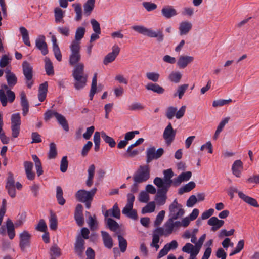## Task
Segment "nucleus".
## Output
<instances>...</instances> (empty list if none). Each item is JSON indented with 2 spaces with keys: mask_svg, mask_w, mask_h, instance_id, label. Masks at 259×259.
Listing matches in <instances>:
<instances>
[{
  "mask_svg": "<svg viewBox=\"0 0 259 259\" xmlns=\"http://www.w3.org/2000/svg\"><path fill=\"white\" fill-rule=\"evenodd\" d=\"M84 66L82 63H78L72 70V76L74 78V88L79 90L82 89L86 85L88 75L84 72Z\"/></svg>",
  "mask_w": 259,
  "mask_h": 259,
  "instance_id": "f257e3e1",
  "label": "nucleus"
},
{
  "mask_svg": "<svg viewBox=\"0 0 259 259\" xmlns=\"http://www.w3.org/2000/svg\"><path fill=\"white\" fill-rule=\"evenodd\" d=\"M131 28L133 30L139 34L151 38H156L158 42H160L164 40V35L161 30L158 29L154 31L151 28H148L140 25H134Z\"/></svg>",
  "mask_w": 259,
  "mask_h": 259,
  "instance_id": "f03ea898",
  "label": "nucleus"
},
{
  "mask_svg": "<svg viewBox=\"0 0 259 259\" xmlns=\"http://www.w3.org/2000/svg\"><path fill=\"white\" fill-rule=\"evenodd\" d=\"M175 219L169 218L164 223L162 227H158L156 231L160 234V236H168L180 227V221H175Z\"/></svg>",
  "mask_w": 259,
  "mask_h": 259,
  "instance_id": "7ed1b4c3",
  "label": "nucleus"
},
{
  "mask_svg": "<svg viewBox=\"0 0 259 259\" xmlns=\"http://www.w3.org/2000/svg\"><path fill=\"white\" fill-rule=\"evenodd\" d=\"M8 84H2L0 89V101L3 107L7 105L8 102L12 103L15 99V95L13 91L9 89Z\"/></svg>",
  "mask_w": 259,
  "mask_h": 259,
  "instance_id": "20e7f679",
  "label": "nucleus"
},
{
  "mask_svg": "<svg viewBox=\"0 0 259 259\" xmlns=\"http://www.w3.org/2000/svg\"><path fill=\"white\" fill-rule=\"evenodd\" d=\"M164 179L156 177L153 181L154 184L158 187H161L169 188L172 184L171 178L174 173L171 169H168L163 171Z\"/></svg>",
  "mask_w": 259,
  "mask_h": 259,
  "instance_id": "39448f33",
  "label": "nucleus"
},
{
  "mask_svg": "<svg viewBox=\"0 0 259 259\" xmlns=\"http://www.w3.org/2000/svg\"><path fill=\"white\" fill-rule=\"evenodd\" d=\"M70 49L71 53L69 57V63L71 66H75L81 59L79 42L73 41L70 46Z\"/></svg>",
  "mask_w": 259,
  "mask_h": 259,
  "instance_id": "423d86ee",
  "label": "nucleus"
},
{
  "mask_svg": "<svg viewBox=\"0 0 259 259\" xmlns=\"http://www.w3.org/2000/svg\"><path fill=\"white\" fill-rule=\"evenodd\" d=\"M22 66L26 84L28 88L31 89L33 84V67L26 61L23 62Z\"/></svg>",
  "mask_w": 259,
  "mask_h": 259,
  "instance_id": "0eeeda50",
  "label": "nucleus"
},
{
  "mask_svg": "<svg viewBox=\"0 0 259 259\" xmlns=\"http://www.w3.org/2000/svg\"><path fill=\"white\" fill-rule=\"evenodd\" d=\"M169 218L177 220L182 217L185 211L182 205L178 202L177 199H175L169 206Z\"/></svg>",
  "mask_w": 259,
  "mask_h": 259,
  "instance_id": "6e6552de",
  "label": "nucleus"
},
{
  "mask_svg": "<svg viewBox=\"0 0 259 259\" xmlns=\"http://www.w3.org/2000/svg\"><path fill=\"white\" fill-rule=\"evenodd\" d=\"M150 178V171L148 166H140L133 177L134 181L140 183L146 182Z\"/></svg>",
  "mask_w": 259,
  "mask_h": 259,
  "instance_id": "1a4fd4ad",
  "label": "nucleus"
},
{
  "mask_svg": "<svg viewBox=\"0 0 259 259\" xmlns=\"http://www.w3.org/2000/svg\"><path fill=\"white\" fill-rule=\"evenodd\" d=\"M97 190L96 188H93L90 191L79 190L76 193L75 197L78 201L81 202L93 200Z\"/></svg>",
  "mask_w": 259,
  "mask_h": 259,
  "instance_id": "9d476101",
  "label": "nucleus"
},
{
  "mask_svg": "<svg viewBox=\"0 0 259 259\" xmlns=\"http://www.w3.org/2000/svg\"><path fill=\"white\" fill-rule=\"evenodd\" d=\"M228 191L233 193H237L239 197L245 202L251 206L259 207V205L256 199L245 195L241 191H238L236 187L231 186L229 188Z\"/></svg>",
  "mask_w": 259,
  "mask_h": 259,
  "instance_id": "9b49d317",
  "label": "nucleus"
},
{
  "mask_svg": "<svg viewBox=\"0 0 259 259\" xmlns=\"http://www.w3.org/2000/svg\"><path fill=\"white\" fill-rule=\"evenodd\" d=\"M158 188V189L157 190V194L155 196L154 199L158 205H163L165 203L167 198L166 194L169 188L163 187Z\"/></svg>",
  "mask_w": 259,
  "mask_h": 259,
  "instance_id": "f8f14e48",
  "label": "nucleus"
},
{
  "mask_svg": "<svg viewBox=\"0 0 259 259\" xmlns=\"http://www.w3.org/2000/svg\"><path fill=\"white\" fill-rule=\"evenodd\" d=\"M6 189L7 190L9 195L12 198H14L16 196L15 180L13 174L11 172H9L8 174Z\"/></svg>",
  "mask_w": 259,
  "mask_h": 259,
  "instance_id": "ddd939ff",
  "label": "nucleus"
},
{
  "mask_svg": "<svg viewBox=\"0 0 259 259\" xmlns=\"http://www.w3.org/2000/svg\"><path fill=\"white\" fill-rule=\"evenodd\" d=\"M176 134V130H174L171 123L165 128L163 134V137L167 145H169L174 140Z\"/></svg>",
  "mask_w": 259,
  "mask_h": 259,
  "instance_id": "4468645a",
  "label": "nucleus"
},
{
  "mask_svg": "<svg viewBox=\"0 0 259 259\" xmlns=\"http://www.w3.org/2000/svg\"><path fill=\"white\" fill-rule=\"evenodd\" d=\"M112 51L108 53L104 58L103 63L107 65L115 60L120 52V48L117 45H114L112 47Z\"/></svg>",
  "mask_w": 259,
  "mask_h": 259,
  "instance_id": "2eb2a0df",
  "label": "nucleus"
},
{
  "mask_svg": "<svg viewBox=\"0 0 259 259\" xmlns=\"http://www.w3.org/2000/svg\"><path fill=\"white\" fill-rule=\"evenodd\" d=\"M31 235L26 231H23L20 234L19 246L24 250L26 247L30 246Z\"/></svg>",
  "mask_w": 259,
  "mask_h": 259,
  "instance_id": "dca6fc26",
  "label": "nucleus"
},
{
  "mask_svg": "<svg viewBox=\"0 0 259 259\" xmlns=\"http://www.w3.org/2000/svg\"><path fill=\"white\" fill-rule=\"evenodd\" d=\"M36 47L41 51L43 55L48 53L47 43L45 42V37L42 35H39L35 40Z\"/></svg>",
  "mask_w": 259,
  "mask_h": 259,
  "instance_id": "f3484780",
  "label": "nucleus"
},
{
  "mask_svg": "<svg viewBox=\"0 0 259 259\" xmlns=\"http://www.w3.org/2000/svg\"><path fill=\"white\" fill-rule=\"evenodd\" d=\"M84 241L81 236H78L76 238L74 246V251L79 257H82L84 250Z\"/></svg>",
  "mask_w": 259,
  "mask_h": 259,
  "instance_id": "a211bd4d",
  "label": "nucleus"
},
{
  "mask_svg": "<svg viewBox=\"0 0 259 259\" xmlns=\"http://www.w3.org/2000/svg\"><path fill=\"white\" fill-rule=\"evenodd\" d=\"M243 168V162L240 160H235L231 167L232 174L237 178H240L241 177Z\"/></svg>",
  "mask_w": 259,
  "mask_h": 259,
  "instance_id": "6ab92c4d",
  "label": "nucleus"
},
{
  "mask_svg": "<svg viewBox=\"0 0 259 259\" xmlns=\"http://www.w3.org/2000/svg\"><path fill=\"white\" fill-rule=\"evenodd\" d=\"M194 59L192 56L181 55L179 57L177 62V65L180 68H185L189 64L192 62Z\"/></svg>",
  "mask_w": 259,
  "mask_h": 259,
  "instance_id": "aec40b11",
  "label": "nucleus"
},
{
  "mask_svg": "<svg viewBox=\"0 0 259 259\" xmlns=\"http://www.w3.org/2000/svg\"><path fill=\"white\" fill-rule=\"evenodd\" d=\"M192 24L189 21H184L180 23L179 30L181 36L187 35L192 29Z\"/></svg>",
  "mask_w": 259,
  "mask_h": 259,
  "instance_id": "412c9836",
  "label": "nucleus"
},
{
  "mask_svg": "<svg viewBox=\"0 0 259 259\" xmlns=\"http://www.w3.org/2000/svg\"><path fill=\"white\" fill-rule=\"evenodd\" d=\"M24 167L27 178L29 180H33L35 178V173L32 171L33 167V163L26 161L24 162Z\"/></svg>",
  "mask_w": 259,
  "mask_h": 259,
  "instance_id": "4be33fe9",
  "label": "nucleus"
},
{
  "mask_svg": "<svg viewBox=\"0 0 259 259\" xmlns=\"http://www.w3.org/2000/svg\"><path fill=\"white\" fill-rule=\"evenodd\" d=\"M224 224L223 220H219L215 217L210 218L208 221V224L212 226L211 230L215 231L220 228Z\"/></svg>",
  "mask_w": 259,
  "mask_h": 259,
  "instance_id": "5701e85b",
  "label": "nucleus"
},
{
  "mask_svg": "<svg viewBox=\"0 0 259 259\" xmlns=\"http://www.w3.org/2000/svg\"><path fill=\"white\" fill-rule=\"evenodd\" d=\"M104 215L105 218H108L109 215H111L115 218L119 219L120 217V211L117 203H115L112 209L106 210Z\"/></svg>",
  "mask_w": 259,
  "mask_h": 259,
  "instance_id": "b1692460",
  "label": "nucleus"
},
{
  "mask_svg": "<svg viewBox=\"0 0 259 259\" xmlns=\"http://www.w3.org/2000/svg\"><path fill=\"white\" fill-rule=\"evenodd\" d=\"M162 15L166 18H170L177 14L176 10L172 7L167 6L161 10Z\"/></svg>",
  "mask_w": 259,
  "mask_h": 259,
  "instance_id": "393cba45",
  "label": "nucleus"
},
{
  "mask_svg": "<svg viewBox=\"0 0 259 259\" xmlns=\"http://www.w3.org/2000/svg\"><path fill=\"white\" fill-rule=\"evenodd\" d=\"M6 79L10 88H13L17 83V77L16 75L10 70H7L6 72Z\"/></svg>",
  "mask_w": 259,
  "mask_h": 259,
  "instance_id": "a878e982",
  "label": "nucleus"
},
{
  "mask_svg": "<svg viewBox=\"0 0 259 259\" xmlns=\"http://www.w3.org/2000/svg\"><path fill=\"white\" fill-rule=\"evenodd\" d=\"M21 105L22 107V114L26 116L29 111V104L24 92L20 93Z\"/></svg>",
  "mask_w": 259,
  "mask_h": 259,
  "instance_id": "bb28decb",
  "label": "nucleus"
},
{
  "mask_svg": "<svg viewBox=\"0 0 259 259\" xmlns=\"http://www.w3.org/2000/svg\"><path fill=\"white\" fill-rule=\"evenodd\" d=\"M101 235L105 246L110 249L113 246V240L110 235L107 232L102 231Z\"/></svg>",
  "mask_w": 259,
  "mask_h": 259,
  "instance_id": "cd10ccee",
  "label": "nucleus"
},
{
  "mask_svg": "<svg viewBox=\"0 0 259 259\" xmlns=\"http://www.w3.org/2000/svg\"><path fill=\"white\" fill-rule=\"evenodd\" d=\"M145 88L147 90L152 91L159 94H163L165 91L164 89L159 84L151 82L145 85Z\"/></svg>",
  "mask_w": 259,
  "mask_h": 259,
  "instance_id": "c85d7f7f",
  "label": "nucleus"
},
{
  "mask_svg": "<svg viewBox=\"0 0 259 259\" xmlns=\"http://www.w3.org/2000/svg\"><path fill=\"white\" fill-rule=\"evenodd\" d=\"M230 119V118L229 117H227L223 118L221 120V121L219 124V125L217 127V128L215 131V134L213 136V139L217 140L218 138L220 133L223 130L225 125L227 124L229 122Z\"/></svg>",
  "mask_w": 259,
  "mask_h": 259,
  "instance_id": "c756f323",
  "label": "nucleus"
},
{
  "mask_svg": "<svg viewBox=\"0 0 259 259\" xmlns=\"http://www.w3.org/2000/svg\"><path fill=\"white\" fill-rule=\"evenodd\" d=\"M65 15V11H63L61 8L57 7L54 9V16L55 22L64 23L63 18Z\"/></svg>",
  "mask_w": 259,
  "mask_h": 259,
  "instance_id": "7c9ffc66",
  "label": "nucleus"
},
{
  "mask_svg": "<svg viewBox=\"0 0 259 259\" xmlns=\"http://www.w3.org/2000/svg\"><path fill=\"white\" fill-rule=\"evenodd\" d=\"M95 171V165L94 164L91 165L88 169V177L85 183L87 186L89 187H90L93 185Z\"/></svg>",
  "mask_w": 259,
  "mask_h": 259,
  "instance_id": "2f4dec72",
  "label": "nucleus"
},
{
  "mask_svg": "<svg viewBox=\"0 0 259 259\" xmlns=\"http://www.w3.org/2000/svg\"><path fill=\"white\" fill-rule=\"evenodd\" d=\"M95 0H88L84 4V14L89 16L93 11L95 6Z\"/></svg>",
  "mask_w": 259,
  "mask_h": 259,
  "instance_id": "473e14b6",
  "label": "nucleus"
},
{
  "mask_svg": "<svg viewBox=\"0 0 259 259\" xmlns=\"http://www.w3.org/2000/svg\"><path fill=\"white\" fill-rule=\"evenodd\" d=\"M44 61L46 74L49 76L53 75L54 74V68L50 59L48 57H45Z\"/></svg>",
  "mask_w": 259,
  "mask_h": 259,
  "instance_id": "72a5a7b5",
  "label": "nucleus"
},
{
  "mask_svg": "<svg viewBox=\"0 0 259 259\" xmlns=\"http://www.w3.org/2000/svg\"><path fill=\"white\" fill-rule=\"evenodd\" d=\"M6 227L8 236L10 239H12L15 236L14 225L12 221L8 219L6 222Z\"/></svg>",
  "mask_w": 259,
  "mask_h": 259,
  "instance_id": "f704fd0d",
  "label": "nucleus"
},
{
  "mask_svg": "<svg viewBox=\"0 0 259 259\" xmlns=\"http://www.w3.org/2000/svg\"><path fill=\"white\" fill-rule=\"evenodd\" d=\"M20 32L22 35L23 42L27 46H31L29 41V33L28 30L24 27L21 26L19 28Z\"/></svg>",
  "mask_w": 259,
  "mask_h": 259,
  "instance_id": "c9c22d12",
  "label": "nucleus"
},
{
  "mask_svg": "<svg viewBox=\"0 0 259 259\" xmlns=\"http://www.w3.org/2000/svg\"><path fill=\"white\" fill-rule=\"evenodd\" d=\"M182 77V74L179 71H172L168 75V79L172 82L178 83Z\"/></svg>",
  "mask_w": 259,
  "mask_h": 259,
  "instance_id": "e433bc0d",
  "label": "nucleus"
},
{
  "mask_svg": "<svg viewBox=\"0 0 259 259\" xmlns=\"http://www.w3.org/2000/svg\"><path fill=\"white\" fill-rule=\"evenodd\" d=\"M195 183L194 182H190L183 187H181L179 189L178 193L182 195L184 193L190 192L195 188Z\"/></svg>",
  "mask_w": 259,
  "mask_h": 259,
  "instance_id": "4c0bfd02",
  "label": "nucleus"
},
{
  "mask_svg": "<svg viewBox=\"0 0 259 259\" xmlns=\"http://www.w3.org/2000/svg\"><path fill=\"white\" fill-rule=\"evenodd\" d=\"M156 149L155 147H152L149 148L146 151V162L147 163L150 162L153 159H156Z\"/></svg>",
  "mask_w": 259,
  "mask_h": 259,
  "instance_id": "58836bf2",
  "label": "nucleus"
},
{
  "mask_svg": "<svg viewBox=\"0 0 259 259\" xmlns=\"http://www.w3.org/2000/svg\"><path fill=\"white\" fill-rule=\"evenodd\" d=\"M57 115L56 119L57 120L59 123L62 126L63 129L66 131H69V126L67 123V121L65 118L60 114H56Z\"/></svg>",
  "mask_w": 259,
  "mask_h": 259,
  "instance_id": "ea45409f",
  "label": "nucleus"
},
{
  "mask_svg": "<svg viewBox=\"0 0 259 259\" xmlns=\"http://www.w3.org/2000/svg\"><path fill=\"white\" fill-rule=\"evenodd\" d=\"M188 84H183L179 85L177 90L176 93L174 94V96L175 97L178 96L180 99H182L186 91L188 89Z\"/></svg>",
  "mask_w": 259,
  "mask_h": 259,
  "instance_id": "a19ab883",
  "label": "nucleus"
},
{
  "mask_svg": "<svg viewBox=\"0 0 259 259\" xmlns=\"http://www.w3.org/2000/svg\"><path fill=\"white\" fill-rule=\"evenodd\" d=\"M63 190L60 186L56 187V198L58 203L63 205L65 203V200L63 197Z\"/></svg>",
  "mask_w": 259,
  "mask_h": 259,
  "instance_id": "79ce46f5",
  "label": "nucleus"
},
{
  "mask_svg": "<svg viewBox=\"0 0 259 259\" xmlns=\"http://www.w3.org/2000/svg\"><path fill=\"white\" fill-rule=\"evenodd\" d=\"M159 236L160 234L156 231V229L154 231L152 236V242L151 244V246L155 247L156 250H157L159 248L158 242H159Z\"/></svg>",
  "mask_w": 259,
  "mask_h": 259,
  "instance_id": "37998d69",
  "label": "nucleus"
},
{
  "mask_svg": "<svg viewBox=\"0 0 259 259\" xmlns=\"http://www.w3.org/2000/svg\"><path fill=\"white\" fill-rule=\"evenodd\" d=\"M199 250L197 248L196 246H194L190 243H187L182 249V251L184 252L191 254L193 252L195 251V250Z\"/></svg>",
  "mask_w": 259,
  "mask_h": 259,
  "instance_id": "c03bdc74",
  "label": "nucleus"
},
{
  "mask_svg": "<svg viewBox=\"0 0 259 259\" xmlns=\"http://www.w3.org/2000/svg\"><path fill=\"white\" fill-rule=\"evenodd\" d=\"M50 254L51 257H59L61 255V251L60 248L57 244H53L50 248Z\"/></svg>",
  "mask_w": 259,
  "mask_h": 259,
  "instance_id": "a18cd8bd",
  "label": "nucleus"
},
{
  "mask_svg": "<svg viewBox=\"0 0 259 259\" xmlns=\"http://www.w3.org/2000/svg\"><path fill=\"white\" fill-rule=\"evenodd\" d=\"M101 137L104 141L111 147H114L116 145L115 140L111 137L106 135L104 132H101Z\"/></svg>",
  "mask_w": 259,
  "mask_h": 259,
  "instance_id": "49530a36",
  "label": "nucleus"
},
{
  "mask_svg": "<svg viewBox=\"0 0 259 259\" xmlns=\"http://www.w3.org/2000/svg\"><path fill=\"white\" fill-rule=\"evenodd\" d=\"M97 91V73H95L92 79L91 88L90 93V100H93V97Z\"/></svg>",
  "mask_w": 259,
  "mask_h": 259,
  "instance_id": "de8ad7c7",
  "label": "nucleus"
},
{
  "mask_svg": "<svg viewBox=\"0 0 259 259\" xmlns=\"http://www.w3.org/2000/svg\"><path fill=\"white\" fill-rule=\"evenodd\" d=\"M155 209V202L151 201L149 202L145 207L142 209V213L143 214L146 213H151L154 211Z\"/></svg>",
  "mask_w": 259,
  "mask_h": 259,
  "instance_id": "09e8293b",
  "label": "nucleus"
},
{
  "mask_svg": "<svg viewBox=\"0 0 259 259\" xmlns=\"http://www.w3.org/2000/svg\"><path fill=\"white\" fill-rule=\"evenodd\" d=\"M85 32V29L84 27H78L75 32L74 41L79 42L83 37Z\"/></svg>",
  "mask_w": 259,
  "mask_h": 259,
  "instance_id": "8fccbe9b",
  "label": "nucleus"
},
{
  "mask_svg": "<svg viewBox=\"0 0 259 259\" xmlns=\"http://www.w3.org/2000/svg\"><path fill=\"white\" fill-rule=\"evenodd\" d=\"M107 224L109 228L113 231H115L119 227L118 224L113 219L111 218H105Z\"/></svg>",
  "mask_w": 259,
  "mask_h": 259,
  "instance_id": "3c124183",
  "label": "nucleus"
},
{
  "mask_svg": "<svg viewBox=\"0 0 259 259\" xmlns=\"http://www.w3.org/2000/svg\"><path fill=\"white\" fill-rule=\"evenodd\" d=\"M72 7H74L76 13L75 20L78 21L80 20L82 18V9L81 6L79 4H73Z\"/></svg>",
  "mask_w": 259,
  "mask_h": 259,
  "instance_id": "603ef678",
  "label": "nucleus"
},
{
  "mask_svg": "<svg viewBox=\"0 0 259 259\" xmlns=\"http://www.w3.org/2000/svg\"><path fill=\"white\" fill-rule=\"evenodd\" d=\"M57 155L56 144L54 143L50 144V148L48 153V158L54 159Z\"/></svg>",
  "mask_w": 259,
  "mask_h": 259,
  "instance_id": "864d4df0",
  "label": "nucleus"
},
{
  "mask_svg": "<svg viewBox=\"0 0 259 259\" xmlns=\"http://www.w3.org/2000/svg\"><path fill=\"white\" fill-rule=\"evenodd\" d=\"M118 240L119 242V247L122 252H124L127 248L126 240L120 235H118Z\"/></svg>",
  "mask_w": 259,
  "mask_h": 259,
  "instance_id": "5fc2aeb1",
  "label": "nucleus"
},
{
  "mask_svg": "<svg viewBox=\"0 0 259 259\" xmlns=\"http://www.w3.org/2000/svg\"><path fill=\"white\" fill-rule=\"evenodd\" d=\"M147 78L153 82H157L160 77V74L157 72H148L146 73Z\"/></svg>",
  "mask_w": 259,
  "mask_h": 259,
  "instance_id": "6e6d98bb",
  "label": "nucleus"
},
{
  "mask_svg": "<svg viewBox=\"0 0 259 259\" xmlns=\"http://www.w3.org/2000/svg\"><path fill=\"white\" fill-rule=\"evenodd\" d=\"M177 110V107L173 106L168 107L165 113L166 117L169 120L172 119L175 116H176V112Z\"/></svg>",
  "mask_w": 259,
  "mask_h": 259,
  "instance_id": "4d7b16f0",
  "label": "nucleus"
},
{
  "mask_svg": "<svg viewBox=\"0 0 259 259\" xmlns=\"http://www.w3.org/2000/svg\"><path fill=\"white\" fill-rule=\"evenodd\" d=\"M231 102L232 100L231 99H229L228 100L220 99L214 101L212 103V106L214 107L223 106L225 105L229 104Z\"/></svg>",
  "mask_w": 259,
  "mask_h": 259,
  "instance_id": "13d9d810",
  "label": "nucleus"
},
{
  "mask_svg": "<svg viewBox=\"0 0 259 259\" xmlns=\"http://www.w3.org/2000/svg\"><path fill=\"white\" fill-rule=\"evenodd\" d=\"M68 161L67 160V156H63L60 162V171L62 172H65L68 168Z\"/></svg>",
  "mask_w": 259,
  "mask_h": 259,
  "instance_id": "bf43d9fd",
  "label": "nucleus"
},
{
  "mask_svg": "<svg viewBox=\"0 0 259 259\" xmlns=\"http://www.w3.org/2000/svg\"><path fill=\"white\" fill-rule=\"evenodd\" d=\"M49 222L50 229L53 230H56L57 227V220L56 216L52 213L51 214Z\"/></svg>",
  "mask_w": 259,
  "mask_h": 259,
  "instance_id": "052dcab7",
  "label": "nucleus"
},
{
  "mask_svg": "<svg viewBox=\"0 0 259 259\" xmlns=\"http://www.w3.org/2000/svg\"><path fill=\"white\" fill-rule=\"evenodd\" d=\"M138 200L140 202H147L149 200V195L148 193L145 191H141L139 194Z\"/></svg>",
  "mask_w": 259,
  "mask_h": 259,
  "instance_id": "680f3d73",
  "label": "nucleus"
},
{
  "mask_svg": "<svg viewBox=\"0 0 259 259\" xmlns=\"http://www.w3.org/2000/svg\"><path fill=\"white\" fill-rule=\"evenodd\" d=\"M11 125H21V118L20 113H17L12 115Z\"/></svg>",
  "mask_w": 259,
  "mask_h": 259,
  "instance_id": "e2e57ef3",
  "label": "nucleus"
},
{
  "mask_svg": "<svg viewBox=\"0 0 259 259\" xmlns=\"http://www.w3.org/2000/svg\"><path fill=\"white\" fill-rule=\"evenodd\" d=\"M165 213V212L164 210H161L158 213L154 222V225L155 226H158L161 224L164 219Z\"/></svg>",
  "mask_w": 259,
  "mask_h": 259,
  "instance_id": "0e129e2a",
  "label": "nucleus"
},
{
  "mask_svg": "<svg viewBox=\"0 0 259 259\" xmlns=\"http://www.w3.org/2000/svg\"><path fill=\"white\" fill-rule=\"evenodd\" d=\"M57 30L60 34L65 37L70 35V29L68 26H59L57 28Z\"/></svg>",
  "mask_w": 259,
  "mask_h": 259,
  "instance_id": "69168bd1",
  "label": "nucleus"
},
{
  "mask_svg": "<svg viewBox=\"0 0 259 259\" xmlns=\"http://www.w3.org/2000/svg\"><path fill=\"white\" fill-rule=\"evenodd\" d=\"M91 24L94 32L98 33H101L100 24L97 20L94 19H91Z\"/></svg>",
  "mask_w": 259,
  "mask_h": 259,
  "instance_id": "338daca9",
  "label": "nucleus"
},
{
  "mask_svg": "<svg viewBox=\"0 0 259 259\" xmlns=\"http://www.w3.org/2000/svg\"><path fill=\"white\" fill-rule=\"evenodd\" d=\"M143 6L147 11H151L157 8V5L151 2H144L142 3Z\"/></svg>",
  "mask_w": 259,
  "mask_h": 259,
  "instance_id": "774afa93",
  "label": "nucleus"
}]
</instances>
